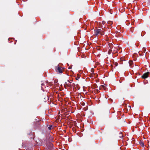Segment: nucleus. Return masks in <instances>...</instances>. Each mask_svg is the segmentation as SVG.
<instances>
[{"label": "nucleus", "mask_w": 150, "mask_h": 150, "mask_svg": "<svg viewBox=\"0 0 150 150\" xmlns=\"http://www.w3.org/2000/svg\"><path fill=\"white\" fill-rule=\"evenodd\" d=\"M142 52H143L144 53L145 52V51H146V50L145 49V48H143L142 49Z\"/></svg>", "instance_id": "9b49d317"}, {"label": "nucleus", "mask_w": 150, "mask_h": 150, "mask_svg": "<svg viewBox=\"0 0 150 150\" xmlns=\"http://www.w3.org/2000/svg\"><path fill=\"white\" fill-rule=\"evenodd\" d=\"M52 125L48 127V129L49 130H51L52 129Z\"/></svg>", "instance_id": "ddd939ff"}, {"label": "nucleus", "mask_w": 150, "mask_h": 150, "mask_svg": "<svg viewBox=\"0 0 150 150\" xmlns=\"http://www.w3.org/2000/svg\"><path fill=\"white\" fill-rule=\"evenodd\" d=\"M112 50H109L108 52V54H110L112 52Z\"/></svg>", "instance_id": "9d476101"}, {"label": "nucleus", "mask_w": 150, "mask_h": 150, "mask_svg": "<svg viewBox=\"0 0 150 150\" xmlns=\"http://www.w3.org/2000/svg\"><path fill=\"white\" fill-rule=\"evenodd\" d=\"M79 78H80L79 77L77 76V77H76V79L78 80V79H79Z\"/></svg>", "instance_id": "f3484780"}, {"label": "nucleus", "mask_w": 150, "mask_h": 150, "mask_svg": "<svg viewBox=\"0 0 150 150\" xmlns=\"http://www.w3.org/2000/svg\"><path fill=\"white\" fill-rule=\"evenodd\" d=\"M104 34V31L103 30H101V29H100V34L101 35H103Z\"/></svg>", "instance_id": "20e7f679"}, {"label": "nucleus", "mask_w": 150, "mask_h": 150, "mask_svg": "<svg viewBox=\"0 0 150 150\" xmlns=\"http://www.w3.org/2000/svg\"><path fill=\"white\" fill-rule=\"evenodd\" d=\"M109 46L110 48L111 49L113 47V45L111 43H109Z\"/></svg>", "instance_id": "6e6552de"}, {"label": "nucleus", "mask_w": 150, "mask_h": 150, "mask_svg": "<svg viewBox=\"0 0 150 150\" xmlns=\"http://www.w3.org/2000/svg\"><path fill=\"white\" fill-rule=\"evenodd\" d=\"M138 53L140 56L143 55V53L142 51H139Z\"/></svg>", "instance_id": "0eeeda50"}, {"label": "nucleus", "mask_w": 150, "mask_h": 150, "mask_svg": "<svg viewBox=\"0 0 150 150\" xmlns=\"http://www.w3.org/2000/svg\"><path fill=\"white\" fill-rule=\"evenodd\" d=\"M105 21H103L102 22V23L103 25L105 24Z\"/></svg>", "instance_id": "dca6fc26"}, {"label": "nucleus", "mask_w": 150, "mask_h": 150, "mask_svg": "<svg viewBox=\"0 0 150 150\" xmlns=\"http://www.w3.org/2000/svg\"><path fill=\"white\" fill-rule=\"evenodd\" d=\"M95 85H96V86H95V88L97 87V86L96 84H95Z\"/></svg>", "instance_id": "a878e982"}, {"label": "nucleus", "mask_w": 150, "mask_h": 150, "mask_svg": "<svg viewBox=\"0 0 150 150\" xmlns=\"http://www.w3.org/2000/svg\"><path fill=\"white\" fill-rule=\"evenodd\" d=\"M120 136H119L120 137H121L122 136V135L121 133L120 134Z\"/></svg>", "instance_id": "a211bd4d"}, {"label": "nucleus", "mask_w": 150, "mask_h": 150, "mask_svg": "<svg viewBox=\"0 0 150 150\" xmlns=\"http://www.w3.org/2000/svg\"><path fill=\"white\" fill-rule=\"evenodd\" d=\"M139 144H140V146H141L143 147H144V143L142 142V141L140 142Z\"/></svg>", "instance_id": "39448f33"}, {"label": "nucleus", "mask_w": 150, "mask_h": 150, "mask_svg": "<svg viewBox=\"0 0 150 150\" xmlns=\"http://www.w3.org/2000/svg\"><path fill=\"white\" fill-rule=\"evenodd\" d=\"M68 81L69 82V83H72V81H69V80H68Z\"/></svg>", "instance_id": "412c9836"}, {"label": "nucleus", "mask_w": 150, "mask_h": 150, "mask_svg": "<svg viewBox=\"0 0 150 150\" xmlns=\"http://www.w3.org/2000/svg\"><path fill=\"white\" fill-rule=\"evenodd\" d=\"M96 92L97 93H98V92H100V91H99L98 90H96Z\"/></svg>", "instance_id": "aec40b11"}, {"label": "nucleus", "mask_w": 150, "mask_h": 150, "mask_svg": "<svg viewBox=\"0 0 150 150\" xmlns=\"http://www.w3.org/2000/svg\"><path fill=\"white\" fill-rule=\"evenodd\" d=\"M115 65L116 66H117L118 65V64L117 63H115Z\"/></svg>", "instance_id": "6ab92c4d"}, {"label": "nucleus", "mask_w": 150, "mask_h": 150, "mask_svg": "<svg viewBox=\"0 0 150 150\" xmlns=\"http://www.w3.org/2000/svg\"><path fill=\"white\" fill-rule=\"evenodd\" d=\"M41 85H42V86H41L42 88V89L43 88H44V87H43V86H44V84L43 83H41Z\"/></svg>", "instance_id": "4468645a"}, {"label": "nucleus", "mask_w": 150, "mask_h": 150, "mask_svg": "<svg viewBox=\"0 0 150 150\" xmlns=\"http://www.w3.org/2000/svg\"><path fill=\"white\" fill-rule=\"evenodd\" d=\"M55 70L57 73L61 74L63 72V69L61 67H59V65H58L55 67Z\"/></svg>", "instance_id": "f257e3e1"}, {"label": "nucleus", "mask_w": 150, "mask_h": 150, "mask_svg": "<svg viewBox=\"0 0 150 150\" xmlns=\"http://www.w3.org/2000/svg\"><path fill=\"white\" fill-rule=\"evenodd\" d=\"M112 23H112V21H109L108 22V24H109L111 25V24H112Z\"/></svg>", "instance_id": "1a4fd4ad"}, {"label": "nucleus", "mask_w": 150, "mask_h": 150, "mask_svg": "<svg viewBox=\"0 0 150 150\" xmlns=\"http://www.w3.org/2000/svg\"><path fill=\"white\" fill-rule=\"evenodd\" d=\"M75 84L74 83H72V84L71 85V87L72 86H73V87H75Z\"/></svg>", "instance_id": "f8f14e48"}, {"label": "nucleus", "mask_w": 150, "mask_h": 150, "mask_svg": "<svg viewBox=\"0 0 150 150\" xmlns=\"http://www.w3.org/2000/svg\"><path fill=\"white\" fill-rule=\"evenodd\" d=\"M101 86L102 87H103V88H104L105 87V86H103V85H101Z\"/></svg>", "instance_id": "5701e85b"}, {"label": "nucleus", "mask_w": 150, "mask_h": 150, "mask_svg": "<svg viewBox=\"0 0 150 150\" xmlns=\"http://www.w3.org/2000/svg\"><path fill=\"white\" fill-rule=\"evenodd\" d=\"M64 87H65L66 88H67L66 87H67V86H67V85H65V83H64Z\"/></svg>", "instance_id": "4be33fe9"}, {"label": "nucleus", "mask_w": 150, "mask_h": 150, "mask_svg": "<svg viewBox=\"0 0 150 150\" xmlns=\"http://www.w3.org/2000/svg\"><path fill=\"white\" fill-rule=\"evenodd\" d=\"M91 72H94V69H93L92 68L91 69Z\"/></svg>", "instance_id": "2eb2a0df"}, {"label": "nucleus", "mask_w": 150, "mask_h": 150, "mask_svg": "<svg viewBox=\"0 0 150 150\" xmlns=\"http://www.w3.org/2000/svg\"><path fill=\"white\" fill-rule=\"evenodd\" d=\"M23 1H27V0H23Z\"/></svg>", "instance_id": "bb28decb"}, {"label": "nucleus", "mask_w": 150, "mask_h": 150, "mask_svg": "<svg viewBox=\"0 0 150 150\" xmlns=\"http://www.w3.org/2000/svg\"><path fill=\"white\" fill-rule=\"evenodd\" d=\"M150 74L149 72L145 73L142 76V77L143 79H145L149 77V75Z\"/></svg>", "instance_id": "f03ea898"}, {"label": "nucleus", "mask_w": 150, "mask_h": 150, "mask_svg": "<svg viewBox=\"0 0 150 150\" xmlns=\"http://www.w3.org/2000/svg\"><path fill=\"white\" fill-rule=\"evenodd\" d=\"M71 67H69L68 69H71Z\"/></svg>", "instance_id": "393cba45"}, {"label": "nucleus", "mask_w": 150, "mask_h": 150, "mask_svg": "<svg viewBox=\"0 0 150 150\" xmlns=\"http://www.w3.org/2000/svg\"><path fill=\"white\" fill-rule=\"evenodd\" d=\"M65 85H67L68 87H71V85L69 83L67 84V82H65Z\"/></svg>", "instance_id": "423d86ee"}, {"label": "nucleus", "mask_w": 150, "mask_h": 150, "mask_svg": "<svg viewBox=\"0 0 150 150\" xmlns=\"http://www.w3.org/2000/svg\"><path fill=\"white\" fill-rule=\"evenodd\" d=\"M100 29L94 30L95 33L96 35H97L98 34H100Z\"/></svg>", "instance_id": "7ed1b4c3"}, {"label": "nucleus", "mask_w": 150, "mask_h": 150, "mask_svg": "<svg viewBox=\"0 0 150 150\" xmlns=\"http://www.w3.org/2000/svg\"><path fill=\"white\" fill-rule=\"evenodd\" d=\"M107 28H108V26L107 27Z\"/></svg>", "instance_id": "cd10ccee"}, {"label": "nucleus", "mask_w": 150, "mask_h": 150, "mask_svg": "<svg viewBox=\"0 0 150 150\" xmlns=\"http://www.w3.org/2000/svg\"><path fill=\"white\" fill-rule=\"evenodd\" d=\"M84 103H82L81 105H83H83H84Z\"/></svg>", "instance_id": "b1692460"}]
</instances>
